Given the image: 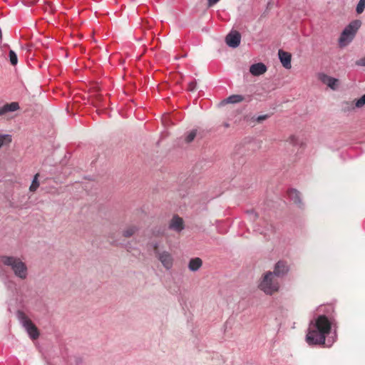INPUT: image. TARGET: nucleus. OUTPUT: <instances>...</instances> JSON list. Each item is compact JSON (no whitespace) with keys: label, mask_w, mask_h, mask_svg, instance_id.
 I'll return each mask as SVG.
<instances>
[{"label":"nucleus","mask_w":365,"mask_h":365,"mask_svg":"<svg viewBox=\"0 0 365 365\" xmlns=\"http://www.w3.org/2000/svg\"><path fill=\"white\" fill-rule=\"evenodd\" d=\"M331 330V322L325 315H319L309 324L306 341L310 346L325 344L326 336Z\"/></svg>","instance_id":"nucleus-1"},{"label":"nucleus","mask_w":365,"mask_h":365,"mask_svg":"<svg viewBox=\"0 0 365 365\" xmlns=\"http://www.w3.org/2000/svg\"><path fill=\"white\" fill-rule=\"evenodd\" d=\"M1 262L4 265L9 267L16 277L21 279H26L28 268L20 258L13 256H3L1 258Z\"/></svg>","instance_id":"nucleus-2"},{"label":"nucleus","mask_w":365,"mask_h":365,"mask_svg":"<svg viewBox=\"0 0 365 365\" xmlns=\"http://www.w3.org/2000/svg\"><path fill=\"white\" fill-rule=\"evenodd\" d=\"M361 24L359 20H355L345 27L339 39L340 47L346 46L352 41Z\"/></svg>","instance_id":"nucleus-3"},{"label":"nucleus","mask_w":365,"mask_h":365,"mask_svg":"<svg viewBox=\"0 0 365 365\" xmlns=\"http://www.w3.org/2000/svg\"><path fill=\"white\" fill-rule=\"evenodd\" d=\"M272 272L265 273L259 284V288L266 294H272L277 292L279 287V282Z\"/></svg>","instance_id":"nucleus-4"},{"label":"nucleus","mask_w":365,"mask_h":365,"mask_svg":"<svg viewBox=\"0 0 365 365\" xmlns=\"http://www.w3.org/2000/svg\"><path fill=\"white\" fill-rule=\"evenodd\" d=\"M17 317L23 327L26 329L27 333L32 339H36L38 337L39 333L36 327L33 324L30 319L26 314L21 311L17 312Z\"/></svg>","instance_id":"nucleus-5"},{"label":"nucleus","mask_w":365,"mask_h":365,"mask_svg":"<svg viewBox=\"0 0 365 365\" xmlns=\"http://www.w3.org/2000/svg\"><path fill=\"white\" fill-rule=\"evenodd\" d=\"M155 256L165 269L169 270L173 267L174 258L169 252L165 250L158 252Z\"/></svg>","instance_id":"nucleus-6"},{"label":"nucleus","mask_w":365,"mask_h":365,"mask_svg":"<svg viewBox=\"0 0 365 365\" xmlns=\"http://www.w3.org/2000/svg\"><path fill=\"white\" fill-rule=\"evenodd\" d=\"M168 227L176 232H180L185 228L182 218L178 215H174L169 222Z\"/></svg>","instance_id":"nucleus-7"},{"label":"nucleus","mask_w":365,"mask_h":365,"mask_svg":"<svg viewBox=\"0 0 365 365\" xmlns=\"http://www.w3.org/2000/svg\"><path fill=\"white\" fill-rule=\"evenodd\" d=\"M240 40L241 36L237 31L230 33L225 38L226 43L232 48H237L240 43Z\"/></svg>","instance_id":"nucleus-8"},{"label":"nucleus","mask_w":365,"mask_h":365,"mask_svg":"<svg viewBox=\"0 0 365 365\" xmlns=\"http://www.w3.org/2000/svg\"><path fill=\"white\" fill-rule=\"evenodd\" d=\"M289 271L287 263L284 261H279L274 266V271L272 272L277 277L284 276Z\"/></svg>","instance_id":"nucleus-9"},{"label":"nucleus","mask_w":365,"mask_h":365,"mask_svg":"<svg viewBox=\"0 0 365 365\" xmlns=\"http://www.w3.org/2000/svg\"><path fill=\"white\" fill-rule=\"evenodd\" d=\"M20 108L19 103L11 102L10 103H6L0 107V117L6 116L8 113L14 112Z\"/></svg>","instance_id":"nucleus-10"},{"label":"nucleus","mask_w":365,"mask_h":365,"mask_svg":"<svg viewBox=\"0 0 365 365\" xmlns=\"http://www.w3.org/2000/svg\"><path fill=\"white\" fill-rule=\"evenodd\" d=\"M279 58L285 68H290L292 56L289 53L283 50H279L278 51Z\"/></svg>","instance_id":"nucleus-11"},{"label":"nucleus","mask_w":365,"mask_h":365,"mask_svg":"<svg viewBox=\"0 0 365 365\" xmlns=\"http://www.w3.org/2000/svg\"><path fill=\"white\" fill-rule=\"evenodd\" d=\"M319 78L323 83L327 85L331 89H333V90L336 89V83L338 82L337 79L332 78L331 76H329L324 73L319 74Z\"/></svg>","instance_id":"nucleus-12"},{"label":"nucleus","mask_w":365,"mask_h":365,"mask_svg":"<svg viewBox=\"0 0 365 365\" xmlns=\"http://www.w3.org/2000/svg\"><path fill=\"white\" fill-rule=\"evenodd\" d=\"M267 71L266 66L262 63H257L252 64L250 67V72L255 76H260L264 73Z\"/></svg>","instance_id":"nucleus-13"},{"label":"nucleus","mask_w":365,"mask_h":365,"mask_svg":"<svg viewBox=\"0 0 365 365\" xmlns=\"http://www.w3.org/2000/svg\"><path fill=\"white\" fill-rule=\"evenodd\" d=\"M202 265V261L199 257H195L190 260L188 268L192 272L197 271Z\"/></svg>","instance_id":"nucleus-14"},{"label":"nucleus","mask_w":365,"mask_h":365,"mask_svg":"<svg viewBox=\"0 0 365 365\" xmlns=\"http://www.w3.org/2000/svg\"><path fill=\"white\" fill-rule=\"evenodd\" d=\"M289 198L296 204L301 203L300 193L295 189H290L287 192Z\"/></svg>","instance_id":"nucleus-15"},{"label":"nucleus","mask_w":365,"mask_h":365,"mask_svg":"<svg viewBox=\"0 0 365 365\" xmlns=\"http://www.w3.org/2000/svg\"><path fill=\"white\" fill-rule=\"evenodd\" d=\"M12 141V137L9 134H0V148L4 145H8Z\"/></svg>","instance_id":"nucleus-16"},{"label":"nucleus","mask_w":365,"mask_h":365,"mask_svg":"<svg viewBox=\"0 0 365 365\" xmlns=\"http://www.w3.org/2000/svg\"><path fill=\"white\" fill-rule=\"evenodd\" d=\"M364 105H365V94L363 95L360 98H359L351 103V108L352 109H354L356 108H362Z\"/></svg>","instance_id":"nucleus-17"},{"label":"nucleus","mask_w":365,"mask_h":365,"mask_svg":"<svg viewBox=\"0 0 365 365\" xmlns=\"http://www.w3.org/2000/svg\"><path fill=\"white\" fill-rule=\"evenodd\" d=\"M138 230V227L136 226L132 225L128 227L123 232V235L125 237H130L133 236Z\"/></svg>","instance_id":"nucleus-18"},{"label":"nucleus","mask_w":365,"mask_h":365,"mask_svg":"<svg viewBox=\"0 0 365 365\" xmlns=\"http://www.w3.org/2000/svg\"><path fill=\"white\" fill-rule=\"evenodd\" d=\"M244 100V97L242 95H232L229 96L226 101L228 103H237L242 102Z\"/></svg>","instance_id":"nucleus-19"},{"label":"nucleus","mask_w":365,"mask_h":365,"mask_svg":"<svg viewBox=\"0 0 365 365\" xmlns=\"http://www.w3.org/2000/svg\"><path fill=\"white\" fill-rule=\"evenodd\" d=\"M39 175L37 173L34 175L31 185H30L29 190L31 192H35L39 187V182L38 180Z\"/></svg>","instance_id":"nucleus-20"},{"label":"nucleus","mask_w":365,"mask_h":365,"mask_svg":"<svg viewBox=\"0 0 365 365\" xmlns=\"http://www.w3.org/2000/svg\"><path fill=\"white\" fill-rule=\"evenodd\" d=\"M9 58L11 65L15 66L18 63V58L16 53L13 51L10 50L9 53Z\"/></svg>","instance_id":"nucleus-21"},{"label":"nucleus","mask_w":365,"mask_h":365,"mask_svg":"<svg viewBox=\"0 0 365 365\" xmlns=\"http://www.w3.org/2000/svg\"><path fill=\"white\" fill-rule=\"evenodd\" d=\"M196 135H197V130H192L190 131L186 135V136L185 138V142L187 143H191L196 137Z\"/></svg>","instance_id":"nucleus-22"},{"label":"nucleus","mask_w":365,"mask_h":365,"mask_svg":"<svg viewBox=\"0 0 365 365\" xmlns=\"http://www.w3.org/2000/svg\"><path fill=\"white\" fill-rule=\"evenodd\" d=\"M365 8V0H359L356 11L357 14H361Z\"/></svg>","instance_id":"nucleus-23"},{"label":"nucleus","mask_w":365,"mask_h":365,"mask_svg":"<svg viewBox=\"0 0 365 365\" xmlns=\"http://www.w3.org/2000/svg\"><path fill=\"white\" fill-rule=\"evenodd\" d=\"M247 215L249 220L251 221H255L258 217V215L253 210H247Z\"/></svg>","instance_id":"nucleus-24"},{"label":"nucleus","mask_w":365,"mask_h":365,"mask_svg":"<svg viewBox=\"0 0 365 365\" xmlns=\"http://www.w3.org/2000/svg\"><path fill=\"white\" fill-rule=\"evenodd\" d=\"M288 141L292 145H297L299 143V138L295 135H291Z\"/></svg>","instance_id":"nucleus-25"},{"label":"nucleus","mask_w":365,"mask_h":365,"mask_svg":"<svg viewBox=\"0 0 365 365\" xmlns=\"http://www.w3.org/2000/svg\"><path fill=\"white\" fill-rule=\"evenodd\" d=\"M269 118V115H259L256 120L258 122V123H261L262 122L263 120L267 119Z\"/></svg>","instance_id":"nucleus-26"},{"label":"nucleus","mask_w":365,"mask_h":365,"mask_svg":"<svg viewBox=\"0 0 365 365\" xmlns=\"http://www.w3.org/2000/svg\"><path fill=\"white\" fill-rule=\"evenodd\" d=\"M151 245H152V247H153L154 253H155V255H157V252H161V251H160V250H159V249H158V246H159V245H158V242H152V243H151Z\"/></svg>","instance_id":"nucleus-27"},{"label":"nucleus","mask_w":365,"mask_h":365,"mask_svg":"<svg viewBox=\"0 0 365 365\" xmlns=\"http://www.w3.org/2000/svg\"><path fill=\"white\" fill-rule=\"evenodd\" d=\"M195 86H196V82L192 81H190L189 83H188V89L191 91H194L195 89Z\"/></svg>","instance_id":"nucleus-28"},{"label":"nucleus","mask_w":365,"mask_h":365,"mask_svg":"<svg viewBox=\"0 0 365 365\" xmlns=\"http://www.w3.org/2000/svg\"><path fill=\"white\" fill-rule=\"evenodd\" d=\"M356 64L359 66H365V57L358 60Z\"/></svg>","instance_id":"nucleus-29"},{"label":"nucleus","mask_w":365,"mask_h":365,"mask_svg":"<svg viewBox=\"0 0 365 365\" xmlns=\"http://www.w3.org/2000/svg\"><path fill=\"white\" fill-rule=\"evenodd\" d=\"M220 0H207V6L212 7L215 5Z\"/></svg>","instance_id":"nucleus-30"},{"label":"nucleus","mask_w":365,"mask_h":365,"mask_svg":"<svg viewBox=\"0 0 365 365\" xmlns=\"http://www.w3.org/2000/svg\"><path fill=\"white\" fill-rule=\"evenodd\" d=\"M259 232L261 234L264 235H267V233H266L265 232L262 231V230H259Z\"/></svg>","instance_id":"nucleus-31"},{"label":"nucleus","mask_w":365,"mask_h":365,"mask_svg":"<svg viewBox=\"0 0 365 365\" xmlns=\"http://www.w3.org/2000/svg\"><path fill=\"white\" fill-rule=\"evenodd\" d=\"M225 127H228V126H229V124H228V123H225Z\"/></svg>","instance_id":"nucleus-32"},{"label":"nucleus","mask_w":365,"mask_h":365,"mask_svg":"<svg viewBox=\"0 0 365 365\" xmlns=\"http://www.w3.org/2000/svg\"><path fill=\"white\" fill-rule=\"evenodd\" d=\"M163 232H160V231L158 232V235H162Z\"/></svg>","instance_id":"nucleus-33"}]
</instances>
